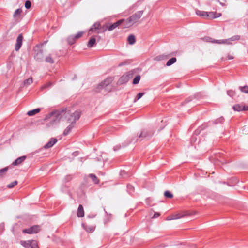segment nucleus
I'll return each instance as SVG.
<instances>
[{"mask_svg": "<svg viewBox=\"0 0 248 248\" xmlns=\"http://www.w3.org/2000/svg\"><path fill=\"white\" fill-rule=\"evenodd\" d=\"M66 113V108H62L50 113L45 118L46 120L50 119V122L47 124L50 126L58 123L61 119L65 116Z\"/></svg>", "mask_w": 248, "mask_h": 248, "instance_id": "f257e3e1", "label": "nucleus"}, {"mask_svg": "<svg viewBox=\"0 0 248 248\" xmlns=\"http://www.w3.org/2000/svg\"><path fill=\"white\" fill-rule=\"evenodd\" d=\"M143 11H139L132 15L126 19H124V23L123 25V28H127L131 27L134 24L137 23L142 16Z\"/></svg>", "mask_w": 248, "mask_h": 248, "instance_id": "f03ea898", "label": "nucleus"}, {"mask_svg": "<svg viewBox=\"0 0 248 248\" xmlns=\"http://www.w3.org/2000/svg\"><path fill=\"white\" fill-rule=\"evenodd\" d=\"M133 77V73L129 72L126 74L123 75L118 80V83L119 84H123L127 82L129 79Z\"/></svg>", "mask_w": 248, "mask_h": 248, "instance_id": "7ed1b4c3", "label": "nucleus"}, {"mask_svg": "<svg viewBox=\"0 0 248 248\" xmlns=\"http://www.w3.org/2000/svg\"><path fill=\"white\" fill-rule=\"evenodd\" d=\"M40 230L38 225H34L29 228L23 229L22 232L24 233L33 234L37 233Z\"/></svg>", "mask_w": 248, "mask_h": 248, "instance_id": "20e7f679", "label": "nucleus"}, {"mask_svg": "<svg viewBox=\"0 0 248 248\" xmlns=\"http://www.w3.org/2000/svg\"><path fill=\"white\" fill-rule=\"evenodd\" d=\"M80 117V112L78 111H76L70 116L68 121L69 123L74 124L79 119Z\"/></svg>", "mask_w": 248, "mask_h": 248, "instance_id": "39448f33", "label": "nucleus"}, {"mask_svg": "<svg viewBox=\"0 0 248 248\" xmlns=\"http://www.w3.org/2000/svg\"><path fill=\"white\" fill-rule=\"evenodd\" d=\"M113 79L111 77H108L106 78L104 80L101 82L98 86L99 89L104 88L112 83Z\"/></svg>", "mask_w": 248, "mask_h": 248, "instance_id": "423d86ee", "label": "nucleus"}, {"mask_svg": "<svg viewBox=\"0 0 248 248\" xmlns=\"http://www.w3.org/2000/svg\"><path fill=\"white\" fill-rule=\"evenodd\" d=\"M210 40L209 41L211 43H217V44H224L227 45H232V42H230V39H222V40H215L213 39L212 38H209Z\"/></svg>", "mask_w": 248, "mask_h": 248, "instance_id": "0eeeda50", "label": "nucleus"}, {"mask_svg": "<svg viewBox=\"0 0 248 248\" xmlns=\"http://www.w3.org/2000/svg\"><path fill=\"white\" fill-rule=\"evenodd\" d=\"M124 19H122L118 20L116 22H115V23L112 24V25H111L110 26H109L108 28V30L109 31H111L113 30L114 29H115V28H116L117 27H119L120 25H123V24L124 23Z\"/></svg>", "mask_w": 248, "mask_h": 248, "instance_id": "6e6552de", "label": "nucleus"}, {"mask_svg": "<svg viewBox=\"0 0 248 248\" xmlns=\"http://www.w3.org/2000/svg\"><path fill=\"white\" fill-rule=\"evenodd\" d=\"M22 40H23V36L22 35L19 34L16 39V43L15 46V50L16 51H17L19 50L21 46H22Z\"/></svg>", "mask_w": 248, "mask_h": 248, "instance_id": "1a4fd4ad", "label": "nucleus"}, {"mask_svg": "<svg viewBox=\"0 0 248 248\" xmlns=\"http://www.w3.org/2000/svg\"><path fill=\"white\" fill-rule=\"evenodd\" d=\"M185 216V214H172L169 216H168L166 218L167 220H171L174 219H178L181 218Z\"/></svg>", "mask_w": 248, "mask_h": 248, "instance_id": "9d476101", "label": "nucleus"}, {"mask_svg": "<svg viewBox=\"0 0 248 248\" xmlns=\"http://www.w3.org/2000/svg\"><path fill=\"white\" fill-rule=\"evenodd\" d=\"M221 16V13H217L215 12H207V15L206 16V19H212L217 17H219Z\"/></svg>", "mask_w": 248, "mask_h": 248, "instance_id": "9b49d317", "label": "nucleus"}, {"mask_svg": "<svg viewBox=\"0 0 248 248\" xmlns=\"http://www.w3.org/2000/svg\"><path fill=\"white\" fill-rule=\"evenodd\" d=\"M100 27V24L99 22H96L94 24H93L90 30H89L88 34L89 35L91 34L93 32H96L97 33H99L98 31H96L97 29H99Z\"/></svg>", "mask_w": 248, "mask_h": 248, "instance_id": "f8f14e48", "label": "nucleus"}, {"mask_svg": "<svg viewBox=\"0 0 248 248\" xmlns=\"http://www.w3.org/2000/svg\"><path fill=\"white\" fill-rule=\"evenodd\" d=\"M57 141V140L55 138H51L48 143L46 144L44 148L45 149L52 147Z\"/></svg>", "mask_w": 248, "mask_h": 248, "instance_id": "ddd939ff", "label": "nucleus"}, {"mask_svg": "<svg viewBox=\"0 0 248 248\" xmlns=\"http://www.w3.org/2000/svg\"><path fill=\"white\" fill-rule=\"evenodd\" d=\"M26 158V156H22L17 158L15 161H14L12 165L14 166H17L21 164Z\"/></svg>", "mask_w": 248, "mask_h": 248, "instance_id": "4468645a", "label": "nucleus"}, {"mask_svg": "<svg viewBox=\"0 0 248 248\" xmlns=\"http://www.w3.org/2000/svg\"><path fill=\"white\" fill-rule=\"evenodd\" d=\"M233 108L235 111H240L241 110H247L248 107H245L239 104L233 106Z\"/></svg>", "mask_w": 248, "mask_h": 248, "instance_id": "2eb2a0df", "label": "nucleus"}, {"mask_svg": "<svg viewBox=\"0 0 248 248\" xmlns=\"http://www.w3.org/2000/svg\"><path fill=\"white\" fill-rule=\"evenodd\" d=\"M77 216L78 217H82L84 216V211L83 207L82 205H79L77 211Z\"/></svg>", "mask_w": 248, "mask_h": 248, "instance_id": "dca6fc26", "label": "nucleus"}, {"mask_svg": "<svg viewBox=\"0 0 248 248\" xmlns=\"http://www.w3.org/2000/svg\"><path fill=\"white\" fill-rule=\"evenodd\" d=\"M95 42H96V39H95V37L92 36L90 38V39L89 40V41L88 43L87 46L89 48L92 47L95 44Z\"/></svg>", "mask_w": 248, "mask_h": 248, "instance_id": "f3484780", "label": "nucleus"}, {"mask_svg": "<svg viewBox=\"0 0 248 248\" xmlns=\"http://www.w3.org/2000/svg\"><path fill=\"white\" fill-rule=\"evenodd\" d=\"M153 135V133L152 132H149L147 131L143 130L141 132L139 138H142V137H147L149 136H151Z\"/></svg>", "mask_w": 248, "mask_h": 248, "instance_id": "a211bd4d", "label": "nucleus"}, {"mask_svg": "<svg viewBox=\"0 0 248 248\" xmlns=\"http://www.w3.org/2000/svg\"><path fill=\"white\" fill-rule=\"evenodd\" d=\"M40 110L41 109L40 108H37L34 109L29 111L27 112V114L30 116H32L39 112Z\"/></svg>", "mask_w": 248, "mask_h": 248, "instance_id": "6ab92c4d", "label": "nucleus"}, {"mask_svg": "<svg viewBox=\"0 0 248 248\" xmlns=\"http://www.w3.org/2000/svg\"><path fill=\"white\" fill-rule=\"evenodd\" d=\"M127 41L130 45L134 44L136 42L135 37L133 34H130L127 38Z\"/></svg>", "mask_w": 248, "mask_h": 248, "instance_id": "aec40b11", "label": "nucleus"}, {"mask_svg": "<svg viewBox=\"0 0 248 248\" xmlns=\"http://www.w3.org/2000/svg\"><path fill=\"white\" fill-rule=\"evenodd\" d=\"M82 226L84 229L88 232H92L94 231L95 227L93 226H87L83 224Z\"/></svg>", "mask_w": 248, "mask_h": 248, "instance_id": "412c9836", "label": "nucleus"}, {"mask_svg": "<svg viewBox=\"0 0 248 248\" xmlns=\"http://www.w3.org/2000/svg\"><path fill=\"white\" fill-rule=\"evenodd\" d=\"M31 240L21 241V244L25 248H31Z\"/></svg>", "mask_w": 248, "mask_h": 248, "instance_id": "4be33fe9", "label": "nucleus"}, {"mask_svg": "<svg viewBox=\"0 0 248 248\" xmlns=\"http://www.w3.org/2000/svg\"><path fill=\"white\" fill-rule=\"evenodd\" d=\"M73 127H74L73 124H72L71 123V124L69 125H68L66 128V129L64 130V131L63 132V135L65 136L68 135L70 133V132L71 131V130L73 128Z\"/></svg>", "mask_w": 248, "mask_h": 248, "instance_id": "5701e85b", "label": "nucleus"}, {"mask_svg": "<svg viewBox=\"0 0 248 248\" xmlns=\"http://www.w3.org/2000/svg\"><path fill=\"white\" fill-rule=\"evenodd\" d=\"M196 13L197 15L206 18V16L207 15V12L202 11H200V10H197L196 11Z\"/></svg>", "mask_w": 248, "mask_h": 248, "instance_id": "b1692460", "label": "nucleus"}, {"mask_svg": "<svg viewBox=\"0 0 248 248\" xmlns=\"http://www.w3.org/2000/svg\"><path fill=\"white\" fill-rule=\"evenodd\" d=\"M22 12V11L21 9H16L14 13V15H13L14 17L15 18L19 17L20 16Z\"/></svg>", "mask_w": 248, "mask_h": 248, "instance_id": "393cba45", "label": "nucleus"}, {"mask_svg": "<svg viewBox=\"0 0 248 248\" xmlns=\"http://www.w3.org/2000/svg\"><path fill=\"white\" fill-rule=\"evenodd\" d=\"M67 40L69 45H72L76 42V40L74 37V35L68 36Z\"/></svg>", "mask_w": 248, "mask_h": 248, "instance_id": "a878e982", "label": "nucleus"}, {"mask_svg": "<svg viewBox=\"0 0 248 248\" xmlns=\"http://www.w3.org/2000/svg\"><path fill=\"white\" fill-rule=\"evenodd\" d=\"M89 177L91 178L94 184H98L99 183V180L97 178V177L93 174H90L89 175Z\"/></svg>", "mask_w": 248, "mask_h": 248, "instance_id": "bb28decb", "label": "nucleus"}, {"mask_svg": "<svg viewBox=\"0 0 248 248\" xmlns=\"http://www.w3.org/2000/svg\"><path fill=\"white\" fill-rule=\"evenodd\" d=\"M167 58V56L165 55H160L155 57L154 60L155 61H159Z\"/></svg>", "mask_w": 248, "mask_h": 248, "instance_id": "cd10ccee", "label": "nucleus"}, {"mask_svg": "<svg viewBox=\"0 0 248 248\" xmlns=\"http://www.w3.org/2000/svg\"><path fill=\"white\" fill-rule=\"evenodd\" d=\"M176 61V58H172L170 59L166 63V65L168 66H170L172 64L174 63Z\"/></svg>", "mask_w": 248, "mask_h": 248, "instance_id": "c85d7f7f", "label": "nucleus"}, {"mask_svg": "<svg viewBox=\"0 0 248 248\" xmlns=\"http://www.w3.org/2000/svg\"><path fill=\"white\" fill-rule=\"evenodd\" d=\"M45 61L46 62L49 63L50 64H53V63H54V60L53 59V58H52V57H51V56L50 55L47 56L46 58Z\"/></svg>", "mask_w": 248, "mask_h": 248, "instance_id": "c756f323", "label": "nucleus"}, {"mask_svg": "<svg viewBox=\"0 0 248 248\" xmlns=\"http://www.w3.org/2000/svg\"><path fill=\"white\" fill-rule=\"evenodd\" d=\"M239 89L242 92L248 94V86H240Z\"/></svg>", "mask_w": 248, "mask_h": 248, "instance_id": "7c9ffc66", "label": "nucleus"}, {"mask_svg": "<svg viewBox=\"0 0 248 248\" xmlns=\"http://www.w3.org/2000/svg\"><path fill=\"white\" fill-rule=\"evenodd\" d=\"M241 38V36L238 35H234L232 36V37L230 38V40L231 42H232L233 41H238Z\"/></svg>", "mask_w": 248, "mask_h": 248, "instance_id": "2f4dec72", "label": "nucleus"}, {"mask_svg": "<svg viewBox=\"0 0 248 248\" xmlns=\"http://www.w3.org/2000/svg\"><path fill=\"white\" fill-rule=\"evenodd\" d=\"M31 248H39L37 242L36 240H32L31 241Z\"/></svg>", "mask_w": 248, "mask_h": 248, "instance_id": "473e14b6", "label": "nucleus"}, {"mask_svg": "<svg viewBox=\"0 0 248 248\" xmlns=\"http://www.w3.org/2000/svg\"><path fill=\"white\" fill-rule=\"evenodd\" d=\"M10 167H6L0 170V176H2L7 172Z\"/></svg>", "mask_w": 248, "mask_h": 248, "instance_id": "72a5a7b5", "label": "nucleus"}, {"mask_svg": "<svg viewBox=\"0 0 248 248\" xmlns=\"http://www.w3.org/2000/svg\"><path fill=\"white\" fill-rule=\"evenodd\" d=\"M32 83V78L31 77L29 78L24 81V84L26 86L29 85Z\"/></svg>", "mask_w": 248, "mask_h": 248, "instance_id": "f704fd0d", "label": "nucleus"}, {"mask_svg": "<svg viewBox=\"0 0 248 248\" xmlns=\"http://www.w3.org/2000/svg\"><path fill=\"white\" fill-rule=\"evenodd\" d=\"M84 32L83 31H80V32H78L76 35H74V37L76 41H77V40H78L79 38L81 37L83 35V34H84Z\"/></svg>", "mask_w": 248, "mask_h": 248, "instance_id": "c9c22d12", "label": "nucleus"}, {"mask_svg": "<svg viewBox=\"0 0 248 248\" xmlns=\"http://www.w3.org/2000/svg\"><path fill=\"white\" fill-rule=\"evenodd\" d=\"M140 76L138 75V76H136L133 79V84H137L139 83V82H140Z\"/></svg>", "mask_w": 248, "mask_h": 248, "instance_id": "e433bc0d", "label": "nucleus"}, {"mask_svg": "<svg viewBox=\"0 0 248 248\" xmlns=\"http://www.w3.org/2000/svg\"><path fill=\"white\" fill-rule=\"evenodd\" d=\"M164 196L166 198H172L173 197V194L169 191H166L164 192Z\"/></svg>", "mask_w": 248, "mask_h": 248, "instance_id": "4c0bfd02", "label": "nucleus"}, {"mask_svg": "<svg viewBox=\"0 0 248 248\" xmlns=\"http://www.w3.org/2000/svg\"><path fill=\"white\" fill-rule=\"evenodd\" d=\"M18 182L17 181H15L7 185V187L9 188H12L16 186Z\"/></svg>", "mask_w": 248, "mask_h": 248, "instance_id": "58836bf2", "label": "nucleus"}, {"mask_svg": "<svg viewBox=\"0 0 248 248\" xmlns=\"http://www.w3.org/2000/svg\"><path fill=\"white\" fill-rule=\"evenodd\" d=\"M145 94L144 93H139L136 97L134 99V102H136L137 100H139L141 98V97Z\"/></svg>", "mask_w": 248, "mask_h": 248, "instance_id": "ea45409f", "label": "nucleus"}, {"mask_svg": "<svg viewBox=\"0 0 248 248\" xmlns=\"http://www.w3.org/2000/svg\"><path fill=\"white\" fill-rule=\"evenodd\" d=\"M53 85V83L52 82H49L47 83H46V84L44 85L42 87V89H46V88H48V87H50L51 86H52V85Z\"/></svg>", "mask_w": 248, "mask_h": 248, "instance_id": "a19ab883", "label": "nucleus"}, {"mask_svg": "<svg viewBox=\"0 0 248 248\" xmlns=\"http://www.w3.org/2000/svg\"><path fill=\"white\" fill-rule=\"evenodd\" d=\"M235 93L233 90H229L227 92V94L231 97H233V96L235 95Z\"/></svg>", "mask_w": 248, "mask_h": 248, "instance_id": "79ce46f5", "label": "nucleus"}, {"mask_svg": "<svg viewBox=\"0 0 248 248\" xmlns=\"http://www.w3.org/2000/svg\"><path fill=\"white\" fill-rule=\"evenodd\" d=\"M25 7L27 9H29L31 7V1L27 0L25 2Z\"/></svg>", "mask_w": 248, "mask_h": 248, "instance_id": "37998d69", "label": "nucleus"}, {"mask_svg": "<svg viewBox=\"0 0 248 248\" xmlns=\"http://www.w3.org/2000/svg\"><path fill=\"white\" fill-rule=\"evenodd\" d=\"M223 121V118H220L219 119L215 120L214 121V123L216 124H218L219 123H222Z\"/></svg>", "mask_w": 248, "mask_h": 248, "instance_id": "c03bdc74", "label": "nucleus"}, {"mask_svg": "<svg viewBox=\"0 0 248 248\" xmlns=\"http://www.w3.org/2000/svg\"><path fill=\"white\" fill-rule=\"evenodd\" d=\"M160 216V214L159 213H155L153 216V218H156Z\"/></svg>", "mask_w": 248, "mask_h": 248, "instance_id": "a18cd8bd", "label": "nucleus"}, {"mask_svg": "<svg viewBox=\"0 0 248 248\" xmlns=\"http://www.w3.org/2000/svg\"><path fill=\"white\" fill-rule=\"evenodd\" d=\"M234 59V57L230 54H228L227 56L228 60H232Z\"/></svg>", "mask_w": 248, "mask_h": 248, "instance_id": "49530a36", "label": "nucleus"}, {"mask_svg": "<svg viewBox=\"0 0 248 248\" xmlns=\"http://www.w3.org/2000/svg\"><path fill=\"white\" fill-rule=\"evenodd\" d=\"M127 188L129 190H133L134 189V187L132 186H131L130 185H127Z\"/></svg>", "mask_w": 248, "mask_h": 248, "instance_id": "de8ad7c7", "label": "nucleus"}, {"mask_svg": "<svg viewBox=\"0 0 248 248\" xmlns=\"http://www.w3.org/2000/svg\"><path fill=\"white\" fill-rule=\"evenodd\" d=\"M119 148H120V147L117 148V146H115V147H114V151H116V150H117Z\"/></svg>", "mask_w": 248, "mask_h": 248, "instance_id": "09e8293b", "label": "nucleus"}, {"mask_svg": "<svg viewBox=\"0 0 248 248\" xmlns=\"http://www.w3.org/2000/svg\"><path fill=\"white\" fill-rule=\"evenodd\" d=\"M219 3H220V5H221L222 6H225V5L224 3H222V2H219Z\"/></svg>", "mask_w": 248, "mask_h": 248, "instance_id": "8fccbe9b", "label": "nucleus"}, {"mask_svg": "<svg viewBox=\"0 0 248 248\" xmlns=\"http://www.w3.org/2000/svg\"><path fill=\"white\" fill-rule=\"evenodd\" d=\"M123 65V63H121L119 64V66H122Z\"/></svg>", "mask_w": 248, "mask_h": 248, "instance_id": "3c124183", "label": "nucleus"}, {"mask_svg": "<svg viewBox=\"0 0 248 248\" xmlns=\"http://www.w3.org/2000/svg\"><path fill=\"white\" fill-rule=\"evenodd\" d=\"M40 53H41V54H42V50H40Z\"/></svg>", "mask_w": 248, "mask_h": 248, "instance_id": "603ef678", "label": "nucleus"}]
</instances>
